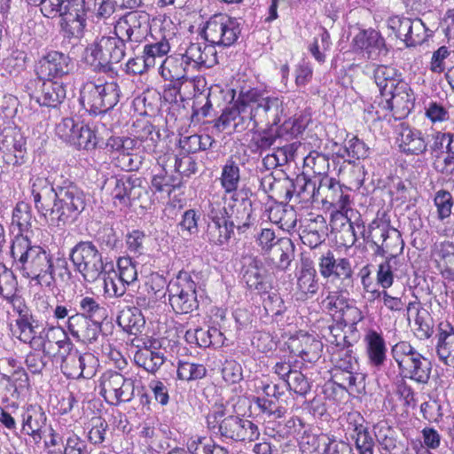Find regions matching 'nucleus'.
Returning a JSON list of instances; mask_svg holds the SVG:
<instances>
[{"label": "nucleus", "mask_w": 454, "mask_h": 454, "mask_svg": "<svg viewBox=\"0 0 454 454\" xmlns=\"http://www.w3.org/2000/svg\"><path fill=\"white\" fill-rule=\"evenodd\" d=\"M282 113V100L278 97L265 96L256 89L241 90L235 103L216 119L215 128L219 132H254L259 127L277 126Z\"/></svg>", "instance_id": "1"}, {"label": "nucleus", "mask_w": 454, "mask_h": 454, "mask_svg": "<svg viewBox=\"0 0 454 454\" xmlns=\"http://www.w3.org/2000/svg\"><path fill=\"white\" fill-rule=\"evenodd\" d=\"M11 254L27 278L41 286L51 287L55 283L52 256L40 246H31L30 240L17 235L11 247Z\"/></svg>", "instance_id": "2"}, {"label": "nucleus", "mask_w": 454, "mask_h": 454, "mask_svg": "<svg viewBox=\"0 0 454 454\" xmlns=\"http://www.w3.org/2000/svg\"><path fill=\"white\" fill-rule=\"evenodd\" d=\"M86 207L84 192L69 182L56 188V195L44 217L50 225L64 228L74 223Z\"/></svg>", "instance_id": "3"}, {"label": "nucleus", "mask_w": 454, "mask_h": 454, "mask_svg": "<svg viewBox=\"0 0 454 454\" xmlns=\"http://www.w3.org/2000/svg\"><path fill=\"white\" fill-rule=\"evenodd\" d=\"M351 347L333 348L331 350L333 369L332 383L329 386L333 391H340L341 394H361L365 388V376L357 372L358 364Z\"/></svg>", "instance_id": "4"}, {"label": "nucleus", "mask_w": 454, "mask_h": 454, "mask_svg": "<svg viewBox=\"0 0 454 454\" xmlns=\"http://www.w3.org/2000/svg\"><path fill=\"white\" fill-rule=\"evenodd\" d=\"M390 355L396 363L403 379L418 384H427L432 372L431 361L419 353L408 341H399L392 346Z\"/></svg>", "instance_id": "5"}, {"label": "nucleus", "mask_w": 454, "mask_h": 454, "mask_svg": "<svg viewBox=\"0 0 454 454\" xmlns=\"http://www.w3.org/2000/svg\"><path fill=\"white\" fill-rule=\"evenodd\" d=\"M207 427L217 429L222 437L234 441H254L260 432L257 425L238 415L225 416L223 405H217L207 416Z\"/></svg>", "instance_id": "6"}, {"label": "nucleus", "mask_w": 454, "mask_h": 454, "mask_svg": "<svg viewBox=\"0 0 454 454\" xmlns=\"http://www.w3.org/2000/svg\"><path fill=\"white\" fill-rule=\"evenodd\" d=\"M44 16L60 17L62 30L72 37H81L86 26L87 9L84 0H48Z\"/></svg>", "instance_id": "7"}, {"label": "nucleus", "mask_w": 454, "mask_h": 454, "mask_svg": "<svg viewBox=\"0 0 454 454\" xmlns=\"http://www.w3.org/2000/svg\"><path fill=\"white\" fill-rule=\"evenodd\" d=\"M119 99L120 87L115 82H106L101 78L88 80L81 89V102L93 115L107 113Z\"/></svg>", "instance_id": "8"}, {"label": "nucleus", "mask_w": 454, "mask_h": 454, "mask_svg": "<svg viewBox=\"0 0 454 454\" xmlns=\"http://www.w3.org/2000/svg\"><path fill=\"white\" fill-rule=\"evenodd\" d=\"M102 190L109 194L115 207L129 208L136 202H142L148 195L145 182L136 175L112 176Z\"/></svg>", "instance_id": "9"}, {"label": "nucleus", "mask_w": 454, "mask_h": 454, "mask_svg": "<svg viewBox=\"0 0 454 454\" xmlns=\"http://www.w3.org/2000/svg\"><path fill=\"white\" fill-rule=\"evenodd\" d=\"M85 52L88 64L97 71L107 73L113 70V64L125 57L126 43L114 35L102 36L89 44Z\"/></svg>", "instance_id": "10"}, {"label": "nucleus", "mask_w": 454, "mask_h": 454, "mask_svg": "<svg viewBox=\"0 0 454 454\" xmlns=\"http://www.w3.org/2000/svg\"><path fill=\"white\" fill-rule=\"evenodd\" d=\"M69 258L82 278L93 283L106 273L107 264L103 262L102 254L91 241H80L70 251Z\"/></svg>", "instance_id": "11"}, {"label": "nucleus", "mask_w": 454, "mask_h": 454, "mask_svg": "<svg viewBox=\"0 0 454 454\" xmlns=\"http://www.w3.org/2000/svg\"><path fill=\"white\" fill-rule=\"evenodd\" d=\"M99 387V394L111 405L128 403L134 396V380L115 371H106L102 374Z\"/></svg>", "instance_id": "12"}, {"label": "nucleus", "mask_w": 454, "mask_h": 454, "mask_svg": "<svg viewBox=\"0 0 454 454\" xmlns=\"http://www.w3.org/2000/svg\"><path fill=\"white\" fill-rule=\"evenodd\" d=\"M240 32L239 20L225 14L211 17L203 29L204 38L215 47L232 45L238 40Z\"/></svg>", "instance_id": "13"}, {"label": "nucleus", "mask_w": 454, "mask_h": 454, "mask_svg": "<svg viewBox=\"0 0 454 454\" xmlns=\"http://www.w3.org/2000/svg\"><path fill=\"white\" fill-rule=\"evenodd\" d=\"M196 287V283L187 274L169 283L168 302L176 313L187 314L199 308Z\"/></svg>", "instance_id": "14"}, {"label": "nucleus", "mask_w": 454, "mask_h": 454, "mask_svg": "<svg viewBox=\"0 0 454 454\" xmlns=\"http://www.w3.org/2000/svg\"><path fill=\"white\" fill-rule=\"evenodd\" d=\"M59 355L61 372L67 378L90 379L94 376L98 360L91 353H81L71 342V348H66Z\"/></svg>", "instance_id": "15"}, {"label": "nucleus", "mask_w": 454, "mask_h": 454, "mask_svg": "<svg viewBox=\"0 0 454 454\" xmlns=\"http://www.w3.org/2000/svg\"><path fill=\"white\" fill-rule=\"evenodd\" d=\"M389 27L407 47L423 43L433 33L420 19L395 17L390 20Z\"/></svg>", "instance_id": "16"}, {"label": "nucleus", "mask_w": 454, "mask_h": 454, "mask_svg": "<svg viewBox=\"0 0 454 454\" xmlns=\"http://www.w3.org/2000/svg\"><path fill=\"white\" fill-rule=\"evenodd\" d=\"M30 347L35 351H42L44 356L53 357L66 348H71V340L59 326L43 327Z\"/></svg>", "instance_id": "17"}, {"label": "nucleus", "mask_w": 454, "mask_h": 454, "mask_svg": "<svg viewBox=\"0 0 454 454\" xmlns=\"http://www.w3.org/2000/svg\"><path fill=\"white\" fill-rule=\"evenodd\" d=\"M319 200L336 211H345L350 206V188L341 185L329 176L320 177L318 182Z\"/></svg>", "instance_id": "18"}, {"label": "nucleus", "mask_w": 454, "mask_h": 454, "mask_svg": "<svg viewBox=\"0 0 454 454\" xmlns=\"http://www.w3.org/2000/svg\"><path fill=\"white\" fill-rule=\"evenodd\" d=\"M318 269L324 278L339 279L347 286L351 283L353 270L349 260L345 257L336 258L330 249L318 257Z\"/></svg>", "instance_id": "19"}, {"label": "nucleus", "mask_w": 454, "mask_h": 454, "mask_svg": "<svg viewBox=\"0 0 454 454\" xmlns=\"http://www.w3.org/2000/svg\"><path fill=\"white\" fill-rule=\"evenodd\" d=\"M242 279L248 289L254 290L258 294H266L272 289L268 270L257 257L247 256L244 258Z\"/></svg>", "instance_id": "20"}, {"label": "nucleus", "mask_w": 454, "mask_h": 454, "mask_svg": "<svg viewBox=\"0 0 454 454\" xmlns=\"http://www.w3.org/2000/svg\"><path fill=\"white\" fill-rule=\"evenodd\" d=\"M226 215V209L220 205L210 206L207 213L209 222L206 231V238L210 243L221 246L231 239L234 229L231 226Z\"/></svg>", "instance_id": "21"}, {"label": "nucleus", "mask_w": 454, "mask_h": 454, "mask_svg": "<svg viewBox=\"0 0 454 454\" xmlns=\"http://www.w3.org/2000/svg\"><path fill=\"white\" fill-rule=\"evenodd\" d=\"M35 87L30 97L41 106L56 108L66 98L63 82L40 77L35 81Z\"/></svg>", "instance_id": "22"}, {"label": "nucleus", "mask_w": 454, "mask_h": 454, "mask_svg": "<svg viewBox=\"0 0 454 454\" xmlns=\"http://www.w3.org/2000/svg\"><path fill=\"white\" fill-rule=\"evenodd\" d=\"M74 68V64L69 55L51 51L39 60L37 74L48 79L61 78L69 74Z\"/></svg>", "instance_id": "23"}, {"label": "nucleus", "mask_w": 454, "mask_h": 454, "mask_svg": "<svg viewBox=\"0 0 454 454\" xmlns=\"http://www.w3.org/2000/svg\"><path fill=\"white\" fill-rule=\"evenodd\" d=\"M67 328L73 338L83 343L95 342L101 333V324L98 321L79 312L68 317Z\"/></svg>", "instance_id": "24"}, {"label": "nucleus", "mask_w": 454, "mask_h": 454, "mask_svg": "<svg viewBox=\"0 0 454 454\" xmlns=\"http://www.w3.org/2000/svg\"><path fill=\"white\" fill-rule=\"evenodd\" d=\"M21 433L29 435L35 443L43 439L47 416L39 405H28L20 410Z\"/></svg>", "instance_id": "25"}, {"label": "nucleus", "mask_w": 454, "mask_h": 454, "mask_svg": "<svg viewBox=\"0 0 454 454\" xmlns=\"http://www.w3.org/2000/svg\"><path fill=\"white\" fill-rule=\"evenodd\" d=\"M193 72L210 68L218 63L215 47L206 43H191L181 53Z\"/></svg>", "instance_id": "26"}, {"label": "nucleus", "mask_w": 454, "mask_h": 454, "mask_svg": "<svg viewBox=\"0 0 454 454\" xmlns=\"http://www.w3.org/2000/svg\"><path fill=\"white\" fill-rule=\"evenodd\" d=\"M387 97L385 108L393 111L399 119L406 117L414 108V93L404 81L399 82V86L391 90Z\"/></svg>", "instance_id": "27"}, {"label": "nucleus", "mask_w": 454, "mask_h": 454, "mask_svg": "<svg viewBox=\"0 0 454 454\" xmlns=\"http://www.w3.org/2000/svg\"><path fill=\"white\" fill-rule=\"evenodd\" d=\"M352 46L356 50L364 51L367 58L373 60L387 52L384 38L378 31L371 28L360 30L354 36Z\"/></svg>", "instance_id": "28"}, {"label": "nucleus", "mask_w": 454, "mask_h": 454, "mask_svg": "<svg viewBox=\"0 0 454 454\" xmlns=\"http://www.w3.org/2000/svg\"><path fill=\"white\" fill-rule=\"evenodd\" d=\"M160 73L164 80L181 84L188 81L189 74L194 72L181 53H175L161 61Z\"/></svg>", "instance_id": "29"}, {"label": "nucleus", "mask_w": 454, "mask_h": 454, "mask_svg": "<svg viewBox=\"0 0 454 454\" xmlns=\"http://www.w3.org/2000/svg\"><path fill=\"white\" fill-rule=\"evenodd\" d=\"M19 314L16 319V329L14 334L24 343L32 344V341L38 336L39 331L43 328L39 320L32 315L29 309L26 305L17 307Z\"/></svg>", "instance_id": "30"}, {"label": "nucleus", "mask_w": 454, "mask_h": 454, "mask_svg": "<svg viewBox=\"0 0 454 454\" xmlns=\"http://www.w3.org/2000/svg\"><path fill=\"white\" fill-rule=\"evenodd\" d=\"M31 192L35 209L41 216L46 217L56 195V188L48 178L35 176L31 179Z\"/></svg>", "instance_id": "31"}, {"label": "nucleus", "mask_w": 454, "mask_h": 454, "mask_svg": "<svg viewBox=\"0 0 454 454\" xmlns=\"http://www.w3.org/2000/svg\"><path fill=\"white\" fill-rule=\"evenodd\" d=\"M286 189V198L291 200L294 197L297 203H311L319 200V190L317 181L309 179L304 175L298 176L294 181L290 182Z\"/></svg>", "instance_id": "32"}, {"label": "nucleus", "mask_w": 454, "mask_h": 454, "mask_svg": "<svg viewBox=\"0 0 454 454\" xmlns=\"http://www.w3.org/2000/svg\"><path fill=\"white\" fill-rule=\"evenodd\" d=\"M322 348V342L309 335L291 339L288 343L291 353L309 363L315 362L319 358Z\"/></svg>", "instance_id": "33"}, {"label": "nucleus", "mask_w": 454, "mask_h": 454, "mask_svg": "<svg viewBox=\"0 0 454 454\" xmlns=\"http://www.w3.org/2000/svg\"><path fill=\"white\" fill-rule=\"evenodd\" d=\"M397 143L401 152L406 154L419 155L427 148L421 131L404 125L400 127Z\"/></svg>", "instance_id": "34"}, {"label": "nucleus", "mask_w": 454, "mask_h": 454, "mask_svg": "<svg viewBox=\"0 0 454 454\" xmlns=\"http://www.w3.org/2000/svg\"><path fill=\"white\" fill-rule=\"evenodd\" d=\"M364 342L369 364L376 369H380L387 360V347L383 336L371 329L364 336Z\"/></svg>", "instance_id": "35"}, {"label": "nucleus", "mask_w": 454, "mask_h": 454, "mask_svg": "<svg viewBox=\"0 0 454 454\" xmlns=\"http://www.w3.org/2000/svg\"><path fill=\"white\" fill-rule=\"evenodd\" d=\"M372 77L383 97H387L391 90L399 86V82H403L399 71L395 67L387 65L373 66Z\"/></svg>", "instance_id": "36"}, {"label": "nucleus", "mask_w": 454, "mask_h": 454, "mask_svg": "<svg viewBox=\"0 0 454 454\" xmlns=\"http://www.w3.org/2000/svg\"><path fill=\"white\" fill-rule=\"evenodd\" d=\"M137 12H131L121 18L114 26V36L125 42H139L142 38Z\"/></svg>", "instance_id": "37"}, {"label": "nucleus", "mask_w": 454, "mask_h": 454, "mask_svg": "<svg viewBox=\"0 0 454 454\" xmlns=\"http://www.w3.org/2000/svg\"><path fill=\"white\" fill-rule=\"evenodd\" d=\"M327 224L323 215H317L309 218L301 234L302 243L311 248L317 247L325 241Z\"/></svg>", "instance_id": "38"}, {"label": "nucleus", "mask_w": 454, "mask_h": 454, "mask_svg": "<svg viewBox=\"0 0 454 454\" xmlns=\"http://www.w3.org/2000/svg\"><path fill=\"white\" fill-rule=\"evenodd\" d=\"M434 254L441 275L448 280L454 281V242L443 241L436 244Z\"/></svg>", "instance_id": "39"}, {"label": "nucleus", "mask_w": 454, "mask_h": 454, "mask_svg": "<svg viewBox=\"0 0 454 454\" xmlns=\"http://www.w3.org/2000/svg\"><path fill=\"white\" fill-rule=\"evenodd\" d=\"M226 217L233 229L245 232L253 224L252 201L247 198L242 199L233 205L231 215L227 214Z\"/></svg>", "instance_id": "40"}, {"label": "nucleus", "mask_w": 454, "mask_h": 454, "mask_svg": "<svg viewBox=\"0 0 454 454\" xmlns=\"http://www.w3.org/2000/svg\"><path fill=\"white\" fill-rule=\"evenodd\" d=\"M268 254L269 259L276 268L286 270L294 258V246L288 238L278 239L275 246Z\"/></svg>", "instance_id": "41"}, {"label": "nucleus", "mask_w": 454, "mask_h": 454, "mask_svg": "<svg viewBox=\"0 0 454 454\" xmlns=\"http://www.w3.org/2000/svg\"><path fill=\"white\" fill-rule=\"evenodd\" d=\"M297 289L305 296L312 297L318 290L317 271L309 260L302 261L301 267L297 273Z\"/></svg>", "instance_id": "42"}, {"label": "nucleus", "mask_w": 454, "mask_h": 454, "mask_svg": "<svg viewBox=\"0 0 454 454\" xmlns=\"http://www.w3.org/2000/svg\"><path fill=\"white\" fill-rule=\"evenodd\" d=\"M307 438L309 439L308 443H309V439H311L313 444L317 443L315 450L322 454H353V449L348 442L336 440L328 434H313L311 436L309 435Z\"/></svg>", "instance_id": "43"}, {"label": "nucleus", "mask_w": 454, "mask_h": 454, "mask_svg": "<svg viewBox=\"0 0 454 454\" xmlns=\"http://www.w3.org/2000/svg\"><path fill=\"white\" fill-rule=\"evenodd\" d=\"M374 249V254L387 260L396 258L403 251L404 242L398 230L393 228Z\"/></svg>", "instance_id": "44"}, {"label": "nucleus", "mask_w": 454, "mask_h": 454, "mask_svg": "<svg viewBox=\"0 0 454 454\" xmlns=\"http://www.w3.org/2000/svg\"><path fill=\"white\" fill-rule=\"evenodd\" d=\"M166 292L163 289H156L153 284L145 282L143 285H139L137 290L134 295L136 308L140 310H148L154 308L158 301L165 296Z\"/></svg>", "instance_id": "45"}, {"label": "nucleus", "mask_w": 454, "mask_h": 454, "mask_svg": "<svg viewBox=\"0 0 454 454\" xmlns=\"http://www.w3.org/2000/svg\"><path fill=\"white\" fill-rule=\"evenodd\" d=\"M237 160V157L231 156L222 168L220 181L226 193L236 192L240 182V169Z\"/></svg>", "instance_id": "46"}, {"label": "nucleus", "mask_w": 454, "mask_h": 454, "mask_svg": "<svg viewBox=\"0 0 454 454\" xmlns=\"http://www.w3.org/2000/svg\"><path fill=\"white\" fill-rule=\"evenodd\" d=\"M436 354L445 365L454 368V331H441L438 334Z\"/></svg>", "instance_id": "47"}, {"label": "nucleus", "mask_w": 454, "mask_h": 454, "mask_svg": "<svg viewBox=\"0 0 454 454\" xmlns=\"http://www.w3.org/2000/svg\"><path fill=\"white\" fill-rule=\"evenodd\" d=\"M138 308L128 307L121 311L117 322L124 331L130 334H137L145 325V317Z\"/></svg>", "instance_id": "48"}, {"label": "nucleus", "mask_w": 454, "mask_h": 454, "mask_svg": "<svg viewBox=\"0 0 454 454\" xmlns=\"http://www.w3.org/2000/svg\"><path fill=\"white\" fill-rule=\"evenodd\" d=\"M164 356L160 351H154L150 348H144L136 351L134 362L146 372L154 373L163 364Z\"/></svg>", "instance_id": "49"}, {"label": "nucleus", "mask_w": 454, "mask_h": 454, "mask_svg": "<svg viewBox=\"0 0 454 454\" xmlns=\"http://www.w3.org/2000/svg\"><path fill=\"white\" fill-rule=\"evenodd\" d=\"M137 130V139L140 142L143 149L147 153H155L157 145L160 141V131L149 121L138 123Z\"/></svg>", "instance_id": "50"}, {"label": "nucleus", "mask_w": 454, "mask_h": 454, "mask_svg": "<svg viewBox=\"0 0 454 454\" xmlns=\"http://www.w3.org/2000/svg\"><path fill=\"white\" fill-rule=\"evenodd\" d=\"M329 332L328 341L331 343V350L333 348L352 346L353 342H356L358 338V332H350V336H348L340 323L329 326Z\"/></svg>", "instance_id": "51"}, {"label": "nucleus", "mask_w": 454, "mask_h": 454, "mask_svg": "<svg viewBox=\"0 0 454 454\" xmlns=\"http://www.w3.org/2000/svg\"><path fill=\"white\" fill-rule=\"evenodd\" d=\"M3 146L5 147L7 151L13 153L14 161L12 163L14 165H20L23 162L25 141L20 133L10 134V132H7L4 135Z\"/></svg>", "instance_id": "52"}, {"label": "nucleus", "mask_w": 454, "mask_h": 454, "mask_svg": "<svg viewBox=\"0 0 454 454\" xmlns=\"http://www.w3.org/2000/svg\"><path fill=\"white\" fill-rule=\"evenodd\" d=\"M270 219L287 231L294 229L297 223L296 212L293 208L277 207L271 209Z\"/></svg>", "instance_id": "53"}, {"label": "nucleus", "mask_w": 454, "mask_h": 454, "mask_svg": "<svg viewBox=\"0 0 454 454\" xmlns=\"http://www.w3.org/2000/svg\"><path fill=\"white\" fill-rule=\"evenodd\" d=\"M207 369L202 364L188 361H179L177 366V377L182 380H197L204 378Z\"/></svg>", "instance_id": "54"}, {"label": "nucleus", "mask_w": 454, "mask_h": 454, "mask_svg": "<svg viewBox=\"0 0 454 454\" xmlns=\"http://www.w3.org/2000/svg\"><path fill=\"white\" fill-rule=\"evenodd\" d=\"M31 219L32 215L29 205L23 201L17 203L12 212V224L18 227L20 235L29 230Z\"/></svg>", "instance_id": "55"}, {"label": "nucleus", "mask_w": 454, "mask_h": 454, "mask_svg": "<svg viewBox=\"0 0 454 454\" xmlns=\"http://www.w3.org/2000/svg\"><path fill=\"white\" fill-rule=\"evenodd\" d=\"M450 106L437 101H429L425 106V115L433 123H442L450 120Z\"/></svg>", "instance_id": "56"}, {"label": "nucleus", "mask_w": 454, "mask_h": 454, "mask_svg": "<svg viewBox=\"0 0 454 454\" xmlns=\"http://www.w3.org/2000/svg\"><path fill=\"white\" fill-rule=\"evenodd\" d=\"M254 403L261 412L270 419H280L286 412V408L278 400L257 397Z\"/></svg>", "instance_id": "57"}, {"label": "nucleus", "mask_w": 454, "mask_h": 454, "mask_svg": "<svg viewBox=\"0 0 454 454\" xmlns=\"http://www.w3.org/2000/svg\"><path fill=\"white\" fill-rule=\"evenodd\" d=\"M331 44L330 34L325 28H321L309 50L319 63H323L325 61V51L330 50Z\"/></svg>", "instance_id": "58"}, {"label": "nucleus", "mask_w": 454, "mask_h": 454, "mask_svg": "<svg viewBox=\"0 0 454 454\" xmlns=\"http://www.w3.org/2000/svg\"><path fill=\"white\" fill-rule=\"evenodd\" d=\"M304 166L321 177L327 176L330 168L329 158L325 154L312 151L304 158Z\"/></svg>", "instance_id": "59"}, {"label": "nucleus", "mask_w": 454, "mask_h": 454, "mask_svg": "<svg viewBox=\"0 0 454 454\" xmlns=\"http://www.w3.org/2000/svg\"><path fill=\"white\" fill-rule=\"evenodd\" d=\"M340 175L348 183L351 189V187L359 188L363 185L365 172L364 166L352 164L351 160H348L347 165L340 169Z\"/></svg>", "instance_id": "60"}, {"label": "nucleus", "mask_w": 454, "mask_h": 454, "mask_svg": "<svg viewBox=\"0 0 454 454\" xmlns=\"http://www.w3.org/2000/svg\"><path fill=\"white\" fill-rule=\"evenodd\" d=\"M170 51V44L166 38L159 42L148 43L144 46V58L147 59L153 67L156 65V59L166 56Z\"/></svg>", "instance_id": "61"}, {"label": "nucleus", "mask_w": 454, "mask_h": 454, "mask_svg": "<svg viewBox=\"0 0 454 454\" xmlns=\"http://www.w3.org/2000/svg\"><path fill=\"white\" fill-rule=\"evenodd\" d=\"M200 219V214L194 209H188L182 215V219L178 223L177 227L179 233L184 239L196 235L199 232L198 221Z\"/></svg>", "instance_id": "62"}, {"label": "nucleus", "mask_w": 454, "mask_h": 454, "mask_svg": "<svg viewBox=\"0 0 454 454\" xmlns=\"http://www.w3.org/2000/svg\"><path fill=\"white\" fill-rule=\"evenodd\" d=\"M118 278L127 286L134 285L137 279V270L136 264L129 257H121L117 261Z\"/></svg>", "instance_id": "63"}, {"label": "nucleus", "mask_w": 454, "mask_h": 454, "mask_svg": "<svg viewBox=\"0 0 454 454\" xmlns=\"http://www.w3.org/2000/svg\"><path fill=\"white\" fill-rule=\"evenodd\" d=\"M348 301L338 292H332L322 301V308L337 322L338 315L341 314Z\"/></svg>", "instance_id": "64"}]
</instances>
